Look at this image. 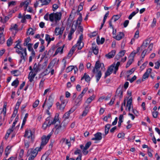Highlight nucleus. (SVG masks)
<instances>
[{
    "label": "nucleus",
    "mask_w": 160,
    "mask_h": 160,
    "mask_svg": "<svg viewBox=\"0 0 160 160\" xmlns=\"http://www.w3.org/2000/svg\"><path fill=\"white\" fill-rule=\"evenodd\" d=\"M94 137L92 138V140L100 141L102 139V133L100 132H98L94 135Z\"/></svg>",
    "instance_id": "14"
},
{
    "label": "nucleus",
    "mask_w": 160,
    "mask_h": 160,
    "mask_svg": "<svg viewBox=\"0 0 160 160\" xmlns=\"http://www.w3.org/2000/svg\"><path fill=\"white\" fill-rule=\"evenodd\" d=\"M62 143H65V144L68 145L69 148L71 146L70 142L68 139H66L65 138H62L61 141Z\"/></svg>",
    "instance_id": "27"
},
{
    "label": "nucleus",
    "mask_w": 160,
    "mask_h": 160,
    "mask_svg": "<svg viewBox=\"0 0 160 160\" xmlns=\"http://www.w3.org/2000/svg\"><path fill=\"white\" fill-rule=\"evenodd\" d=\"M18 112V110L16 109H14L13 114L11 117V121L13 120V118L16 116Z\"/></svg>",
    "instance_id": "53"
},
{
    "label": "nucleus",
    "mask_w": 160,
    "mask_h": 160,
    "mask_svg": "<svg viewBox=\"0 0 160 160\" xmlns=\"http://www.w3.org/2000/svg\"><path fill=\"white\" fill-rule=\"evenodd\" d=\"M88 89V88L87 87L85 88L84 89L82 90V92L79 95L82 97L84 95V94L87 91Z\"/></svg>",
    "instance_id": "55"
},
{
    "label": "nucleus",
    "mask_w": 160,
    "mask_h": 160,
    "mask_svg": "<svg viewBox=\"0 0 160 160\" xmlns=\"http://www.w3.org/2000/svg\"><path fill=\"white\" fill-rule=\"evenodd\" d=\"M76 47H78V46H77L76 44L75 45L73 46L72 47V48H71V49L70 50L69 52L68 53V56H69L71 57L72 56L73 52L75 51Z\"/></svg>",
    "instance_id": "29"
},
{
    "label": "nucleus",
    "mask_w": 160,
    "mask_h": 160,
    "mask_svg": "<svg viewBox=\"0 0 160 160\" xmlns=\"http://www.w3.org/2000/svg\"><path fill=\"white\" fill-rule=\"evenodd\" d=\"M73 25H72L71 28V29L69 33H68V34H69L70 35H72L73 34L74 32L76 30V28H77V25H74V28H73Z\"/></svg>",
    "instance_id": "36"
},
{
    "label": "nucleus",
    "mask_w": 160,
    "mask_h": 160,
    "mask_svg": "<svg viewBox=\"0 0 160 160\" xmlns=\"http://www.w3.org/2000/svg\"><path fill=\"white\" fill-rule=\"evenodd\" d=\"M92 50L93 53L95 55H97L98 53V48L95 43L92 44Z\"/></svg>",
    "instance_id": "18"
},
{
    "label": "nucleus",
    "mask_w": 160,
    "mask_h": 160,
    "mask_svg": "<svg viewBox=\"0 0 160 160\" xmlns=\"http://www.w3.org/2000/svg\"><path fill=\"white\" fill-rule=\"evenodd\" d=\"M24 137L28 138L30 142H33L34 139V132H32L30 129H27L25 131Z\"/></svg>",
    "instance_id": "5"
},
{
    "label": "nucleus",
    "mask_w": 160,
    "mask_h": 160,
    "mask_svg": "<svg viewBox=\"0 0 160 160\" xmlns=\"http://www.w3.org/2000/svg\"><path fill=\"white\" fill-rule=\"evenodd\" d=\"M82 97L78 95V98L74 101L75 105L77 106H80L82 103Z\"/></svg>",
    "instance_id": "17"
},
{
    "label": "nucleus",
    "mask_w": 160,
    "mask_h": 160,
    "mask_svg": "<svg viewBox=\"0 0 160 160\" xmlns=\"http://www.w3.org/2000/svg\"><path fill=\"white\" fill-rule=\"evenodd\" d=\"M73 68H74V67L73 66H71L68 67L66 69V72H68L72 71Z\"/></svg>",
    "instance_id": "56"
},
{
    "label": "nucleus",
    "mask_w": 160,
    "mask_h": 160,
    "mask_svg": "<svg viewBox=\"0 0 160 160\" xmlns=\"http://www.w3.org/2000/svg\"><path fill=\"white\" fill-rule=\"evenodd\" d=\"M124 36V34L123 32H119L118 35L114 38L117 40H120Z\"/></svg>",
    "instance_id": "25"
},
{
    "label": "nucleus",
    "mask_w": 160,
    "mask_h": 160,
    "mask_svg": "<svg viewBox=\"0 0 160 160\" xmlns=\"http://www.w3.org/2000/svg\"><path fill=\"white\" fill-rule=\"evenodd\" d=\"M82 20V16L81 13L79 14V16L78 18L77 21L76 22V23L75 25H76L77 26L78 24L80 25L81 24V22Z\"/></svg>",
    "instance_id": "31"
},
{
    "label": "nucleus",
    "mask_w": 160,
    "mask_h": 160,
    "mask_svg": "<svg viewBox=\"0 0 160 160\" xmlns=\"http://www.w3.org/2000/svg\"><path fill=\"white\" fill-rule=\"evenodd\" d=\"M50 39L51 38L50 37V36L48 34H46L45 35V40L48 42L47 46L51 42Z\"/></svg>",
    "instance_id": "50"
},
{
    "label": "nucleus",
    "mask_w": 160,
    "mask_h": 160,
    "mask_svg": "<svg viewBox=\"0 0 160 160\" xmlns=\"http://www.w3.org/2000/svg\"><path fill=\"white\" fill-rule=\"evenodd\" d=\"M0 43L1 44H3L5 42L4 36L2 32L0 33Z\"/></svg>",
    "instance_id": "34"
},
{
    "label": "nucleus",
    "mask_w": 160,
    "mask_h": 160,
    "mask_svg": "<svg viewBox=\"0 0 160 160\" xmlns=\"http://www.w3.org/2000/svg\"><path fill=\"white\" fill-rule=\"evenodd\" d=\"M63 122H62L61 125L59 126H57L56 125L55 128H56V130L55 131V133L56 134H58L59 132L61 131L64 130L65 128L66 125H62Z\"/></svg>",
    "instance_id": "9"
},
{
    "label": "nucleus",
    "mask_w": 160,
    "mask_h": 160,
    "mask_svg": "<svg viewBox=\"0 0 160 160\" xmlns=\"http://www.w3.org/2000/svg\"><path fill=\"white\" fill-rule=\"evenodd\" d=\"M111 127V125L108 124L106 125L105 127V135H107L108 132L109 130Z\"/></svg>",
    "instance_id": "37"
},
{
    "label": "nucleus",
    "mask_w": 160,
    "mask_h": 160,
    "mask_svg": "<svg viewBox=\"0 0 160 160\" xmlns=\"http://www.w3.org/2000/svg\"><path fill=\"white\" fill-rule=\"evenodd\" d=\"M151 40L150 38H148L144 40L141 45V47L145 48L150 43Z\"/></svg>",
    "instance_id": "24"
},
{
    "label": "nucleus",
    "mask_w": 160,
    "mask_h": 160,
    "mask_svg": "<svg viewBox=\"0 0 160 160\" xmlns=\"http://www.w3.org/2000/svg\"><path fill=\"white\" fill-rule=\"evenodd\" d=\"M158 112L157 111H154L152 112L153 117L154 118H156L158 114Z\"/></svg>",
    "instance_id": "64"
},
{
    "label": "nucleus",
    "mask_w": 160,
    "mask_h": 160,
    "mask_svg": "<svg viewBox=\"0 0 160 160\" xmlns=\"http://www.w3.org/2000/svg\"><path fill=\"white\" fill-rule=\"evenodd\" d=\"M16 52L20 55V59L19 61L20 63H21L22 62H24L27 60V54L26 48H24L23 52H21V51L17 50H16Z\"/></svg>",
    "instance_id": "3"
},
{
    "label": "nucleus",
    "mask_w": 160,
    "mask_h": 160,
    "mask_svg": "<svg viewBox=\"0 0 160 160\" xmlns=\"http://www.w3.org/2000/svg\"><path fill=\"white\" fill-rule=\"evenodd\" d=\"M61 16L62 13L61 12H53L50 14L47 13L44 16V18L46 20L50 21L52 22L54 21L55 23H57L61 20Z\"/></svg>",
    "instance_id": "1"
},
{
    "label": "nucleus",
    "mask_w": 160,
    "mask_h": 160,
    "mask_svg": "<svg viewBox=\"0 0 160 160\" xmlns=\"http://www.w3.org/2000/svg\"><path fill=\"white\" fill-rule=\"evenodd\" d=\"M11 17V16L10 15H8V16H6L4 18L3 20H2V18H1V20H0L2 21V22L3 23H5L10 18V17Z\"/></svg>",
    "instance_id": "48"
},
{
    "label": "nucleus",
    "mask_w": 160,
    "mask_h": 160,
    "mask_svg": "<svg viewBox=\"0 0 160 160\" xmlns=\"http://www.w3.org/2000/svg\"><path fill=\"white\" fill-rule=\"evenodd\" d=\"M52 124H55L57 122H58L60 123V122L59 121L58 116V115H56L54 118L53 120L52 121Z\"/></svg>",
    "instance_id": "43"
},
{
    "label": "nucleus",
    "mask_w": 160,
    "mask_h": 160,
    "mask_svg": "<svg viewBox=\"0 0 160 160\" xmlns=\"http://www.w3.org/2000/svg\"><path fill=\"white\" fill-rule=\"evenodd\" d=\"M91 78L89 75L87 74L86 73H85L83 76L82 77L81 79V80L85 79L86 82H89L91 80Z\"/></svg>",
    "instance_id": "20"
},
{
    "label": "nucleus",
    "mask_w": 160,
    "mask_h": 160,
    "mask_svg": "<svg viewBox=\"0 0 160 160\" xmlns=\"http://www.w3.org/2000/svg\"><path fill=\"white\" fill-rule=\"evenodd\" d=\"M41 160H51V159L48 157L47 155L45 154L42 156Z\"/></svg>",
    "instance_id": "51"
},
{
    "label": "nucleus",
    "mask_w": 160,
    "mask_h": 160,
    "mask_svg": "<svg viewBox=\"0 0 160 160\" xmlns=\"http://www.w3.org/2000/svg\"><path fill=\"white\" fill-rule=\"evenodd\" d=\"M39 103V101L38 100H37L35 101L33 103L32 107H33L34 108H35L37 107Z\"/></svg>",
    "instance_id": "59"
},
{
    "label": "nucleus",
    "mask_w": 160,
    "mask_h": 160,
    "mask_svg": "<svg viewBox=\"0 0 160 160\" xmlns=\"http://www.w3.org/2000/svg\"><path fill=\"white\" fill-rule=\"evenodd\" d=\"M102 76V73L101 71L98 72L97 73L95 76V77L96 78V82H98Z\"/></svg>",
    "instance_id": "35"
},
{
    "label": "nucleus",
    "mask_w": 160,
    "mask_h": 160,
    "mask_svg": "<svg viewBox=\"0 0 160 160\" xmlns=\"http://www.w3.org/2000/svg\"><path fill=\"white\" fill-rule=\"evenodd\" d=\"M149 75L148 74H146V73H144L143 75L142 79V81H144L145 79L148 78L149 77Z\"/></svg>",
    "instance_id": "58"
},
{
    "label": "nucleus",
    "mask_w": 160,
    "mask_h": 160,
    "mask_svg": "<svg viewBox=\"0 0 160 160\" xmlns=\"http://www.w3.org/2000/svg\"><path fill=\"white\" fill-rule=\"evenodd\" d=\"M19 84V81L17 79L14 80L12 83L11 85L12 86H14L15 88H16Z\"/></svg>",
    "instance_id": "38"
},
{
    "label": "nucleus",
    "mask_w": 160,
    "mask_h": 160,
    "mask_svg": "<svg viewBox=\"0 0 160 160\" xmlns=\"http://www.w3.org/2000/svg\"><path fill=\"white\" fill-rule=\"evenodd\" d=\"M122 87L119 86L117 88L116 92V95L115 96H118L119 98L121 99L122 97L123 91L122 90Z\"/></svg>",
    "instance_id": "12"
},
{
    "label": "nucleus",
    "mask_w": 160,
    "mask_h": 160,
    "mask_svg": "<svg viewBox=\"0 0 160 160\" xmlns=\"http://www.w3.org/2000/svg\"><path fill=\"white\" fill-rule=\"evenodd\" d=\"M112 65H114L113 73L115 74L118 69V67L120 65V62H118L116 64H115V63H114Z\"/></svg>",
    "instance_id": "26"
},
{
    "label": "nucleus",
    "mask_w": 160,
    "mask_h": 160,
    "mask_svg": "<svg viewBox=\"0 0 160 160\" xmlns=\"http://www.w3.org/2000/svg\"><path fill=\"white\" fill-rule=\"evenodd\" d=\"M101 66V64L100 63L99 61H97L95 64V66L92 70V72L93 73H95L96 70L97 71H98Z\"/></svg>",
    "instance_id": "22"
},
{
    "label": "nucleus",
    "mask_w": 160,
    "mask_h": 160,
    "mask_svg": "<svg viewBox=\"0 0 160 160\" xmlns=\"http://www.w3.org/2000/svg\"><path fill=\"white\" fill-rule=\"evenodd\" d=\"M136 13L137 12H133L129 16L128 19L130 20L131 19L132 17L135 16Z\"/></svg>",
    "instance_id": "63"
},
{
    "label": "nucleus",
    "mask_w": 160,
    "mask_h": 160,
    "mask_svg": "<svg viewBox=\"0 0 160 160\" xmlns=\"http://www.w3.org/2000/svg\"><path fill=\"white\" fill-rule=\"evenodd\" d=\"M20 42H19L14 47V48H16V50H18L19 51H21V52H23V50L24 48H23L21 46V45L19 44Z\"/></svg>",
    "instance_id": "33"
},
{
    "label": "nucleus",
    "mask_w": 160,
    "mask_h": 160,
    "mask_svg": "<svg viewBox=\"0 0 160 160\" xmlns=\"http://www.w3.org/2000/svg\"><path fill=\"white\" fill-rule=\"evenodd\" d=\"M91 145V142L90 141L88 142L86 144L85 146L82 145H80V148L82 150L83 153L84 155H86L88 152L87 150Z\"/></svg>",
    "instance_id": "7"
},
{
    "label": "nucleus",
    "mask_w": 160,
    "mask_h": 160,
    "mask_svg": "<svg viewBox=\"0 0 160 160\" xmlns=\"http://www.w3.org/2000/svg\"><path fill=\"white\" fill-rule=\"evenodd\" d=\"M153 43H151L149 45L147 49H146L147 50L148 53H149L152 50L153 48Z\"/></svg>",
    "instance_id": "42"
},
{
    "label": "nucleus",
    "mask_w": 160,
    "mask_h": 160,
    "mask_svg": "<svg viewBox=\"0 0 160 160\" xmlns=\"http://www.w3.org/2000/svg\"><path fill=\"white\" fill-rule=\"evenodd\" d=\"M156 22L157 20L156 18H154L153 19V21L152 22V24L151 25V27L152 28L154 27L156 25Z\"/></svg>",
    "instance_id": "54"
},
{
    "label": "nucleus",
    "mask_w": 160,
    "mask_h": 160,
    "mask_svg": "<svg viewBox=\"0 0 160 160\" xmlns=\"http://www.w3.org/2000/svg\"><path fill=\"white\" fill-rule=\"evenodd\" d=\"M31 39L29 37H27L25 40L23 45L26 46L28 44V43L31 41Z\"/></svg>",
    "instance_id": "45"
},
{
    "label": "nucleus",
    "mask_w": 160,
    "mask_h": 160,
    "mask_svg": "<svg viewBox=\"0 0 160 160\" xmlns=\"http://www.w3.org/2000/svg\"><path fill=\"white\" fill-rule=\"evenodd\" d=\"M18 115L16 117L14 122L13 123V124L12 125V128H13L15 127V126L16 125V124L17 123V122H18Z\"/></svg>",
    "instance_id": "61"
},
{
    "label": "nucleus",
    "mask_w": 160,
    "mask_h": 160,
    "mask_svg": "<svg viewBox=\"0 0 160 160\" xmlns=\"http://www.w3.org/2000/svg\"><path fill=\"white\" fill-rule=\"evenodd\" d=\"M74 153L75 155H77L78 154H79V156H80V155L81 156V158L82 157V155L81 153V150L78 149L76 150L74 152Z\"/></svg>",
    "instance_id": "60"
},
{
    "label": "nucleus",
    "mask_w": 160,
    "mask_h": 160,
    "mask_svg": "<svg viewBox=\"0 0 160 160\" xmlns=\"http://www.w3.org/2000/svg\"><path fill=\"white\" fill-rule=\"evenodd\" d=\"M36 74L37 73H35L33 71H31L29 72L28 75V79L30 82H32L33 80V79Z\"/></svg>",
    "instance_id": "16"
},
{
    "label": "nucleus",
    "mask_w": 160,
    "mask_h": 160,
    "mask_svg": "<svg viewBox=\"0 0 160 160\" xmlns=\"http://www.w3.org/2000/svg\"><path fill=\"white\" fill-rule=\"evenodd\" d=\"M99 38H97V42L98 44H102L105 41V39L104 38H101L100 41L99 40Z\"/></svg>",
    "instance_id": "46"
},
{
    "label": "nucleus",
    "mask_w": 160,
    "mask_h": 160,
    "mask_svg": "<svg viewBox=\"0 0 160 160\" xmlns=\"http://www.w3.org/2000/svg\"><path fill=\"white\" fill-rule=\"evenodd\" d=\"M58 60H57V58H54L50 62L48 66V68L46 69V71H47L51 67H53L56 63H58Z\"/></svg>",
    "instance_id": "15"
},
{
    "label": "nucleus",
    "mask_w": 160,
    "mask_h": 160,
    "mask_svg": "<svg viewBox=\"0 0 160 160\" xmlns=\"http://www.w3.org/2000/svg\"><path fill=\"white\" fill-rule=\"evenodd\" d=\"M11 73L15 76H18L20 74V72L19 70H14L12 71L11 72Z\"/></svg>",
    "instance_id": "32"
},
{
    "label": "nucleus",
    "mask_w": 160,
    "mask_h": 160,
    "mask_svg": "<svg viewBox=\"0 0 160 160\" xmlns=\"http://www.w3.org/2000/svg\"><path fill=\"white\" fill-rule=\"evenodd\" d=\"M9 30L12 31H15V33L16 34L18 30V26L16 24H12Z\"/></svg>",
    "instance_id": "23"
},
{
    "label": "nucleus",
    "mask_w": 160,
    "mask_h": 160,
    "mask_svg": "<svg viewBox=\"0 0 160 160\" xmlns=\"http://www.w3.org/2000/svg\"><path fill=\"white\" fill-rule=\"evenodd\" d=\"M71 110L66 112L63 116V118L65 119H67L69 118Z\"/></svg>",
    "instance_id": "47"
},
{
    "label": "nucleus",
    "mask_w": 160,
    "mask_h": 160,
    "mask_svg": "<svg viewBox=\"0 0 160 160\" xmlns=\"http://www.w3.org/2000/svg\"><path fill=\"white\" fill-rule=\"evenodd\" d=\"M65 29V28L63 26H62L61 28L57 27L56 28L54 31V34L56 36L59 35L61 36Z\"/></svg>",
    "instance_id": "8"
},
{
    "label": "nucleus",
    "mask_w": 160,
    "mask_h": 160,
    "mask_svg": "<svg viewBox=\"0 0 160 160\" xmlns=\"http://www.w3.org/2000/svg\"><path fill=\"white\" fill-rule=\"evenodd\" d=\"M26 33L28 35H33L34 34V32L33 29L32 28H30L27 30Z\"/></svg>",
    "instance_id": "41"
},
{
    "label": "nucleus",
    "mask_w": 160,
    "mask_h": 160,
    "mask_svg": "<svg viewBox=\"0 0 160 160\" xmlns=\"http://www.w3.org/2000/svg\"><path fill=\"white\" fill-rule=\"evenodd\" d=\"M32 44L29 43L28 45H27L28 51L30 52L33 50L32 47Z\"/></svg>",
    "instance_id": "57"
},
{
    "label": "nucleus",
    "mask_w": 160,
    "mask_h": 160,
    "mask_svg": "<svg viewBox=\"0 0 160 160\" xmlns=\"http://www.w3.org/2000/svg\"><path fill=\"white\" fill-rule=\"evenodd\" d=\"M28 116V114L27 113L25 114V117L23 119L22 122V127H23L25 124L26 123V122L27 120V118Z\"/></svg>",
    "instance_id": "52"
},
{
    "label": "nucleus",
    "mask_w": 160,
    "mask_h": 160,
    "mask_svg": "<svg viewBox=\"0 0 160 160\" xmlns=\"http://www.w3.org/2000/svg\"><path fill=\"white\" fill-rule=\"evenodd\" d=\"M83 38V36L82 35H81L79 37L78 40L76 45L78 46V50L81 49L82 47L83 46V44L82 43V45H81V43H82V40Z\"/></svg>",
    "instance_id": "13"
},
{
    "label": "nucleus",
    "mask_w": 160,
    "mask_h": 160,
    "mask_svg": "<svg viewBox=\"0 0 160 160\" xmlns=\"http://www.w3.org/2000/svg\"><path fill=\"white\" fill-rule=\"evenodd\" d=\"M60 100L61 101V103L62 104H65L66 105L67 103V101L65 99V98L63 96H61L60 98Z\"/></svg>",
    "instance_id": "39"
},
{
    "label": "nucleus",
    "mask_w": 160,
    "mask_h": 160,
    "mask_svg": "<svg viewBox=\"0 0 160 160\" xmlns=\"http://www.w3.org/2000/svg\"><path fill=\"white\" fill-rule=\"evenodd\" d=\"M133 61V59L130 58L126 64V68H128V67L130 66V65L132 63Z\"/></svg>",
    "instance_id": "49"
},
{
    "label": "nucleus",
    "mask_w": 160,
    "mask_h": 160,
    "mask_svg": "<svg viewBox=\"0 0 160 160\" xmlns=\"http://www.w3.org/2000/svg\"><path fill=\"white\" fill-rule=\"evenodd\" d=\"M51 136L50 133L47 136L45 135H43L41 138V142L40 147H38V148L42 149L44 146H45L48 142Z\"/></svg>",
    "instance_id": "4"
},
{
    "label": "nucleus",
    "mask_w": 160,
    "mask_h": 160,
    "mask_svg": "<svg viewBox=\"0 0 160 160\" xmlns=\"http://www.w3.org/2000/svg\"><path fill=\"white\" fill-rule=\"evenodd\" d=\"M114 65H112L108 69L105 73L104 78H106L107 76L110 75L114 70Z\"/></svg>",
    "instance_id": "10"
},
{
    "label": "nucleus",
    "mask_w": 160,
    "mask_h": 160,
    "mask_svg": "<svg viewBox=\"0 0 160 160\" xmlns=\"http://www.w3.org/2000/svg\"><path fill=\"white\" fill-rule=\"evenodd\" d=\"M116 53L115 50H112L110 52L105 55V56L108 58H111L114 57Z\"/></svg>",
    "instance_id": "21"
},
{
    "label": "nucleus",
    "mask_w": 160,
    "mask_h": 160,
    "mask_svg": "<svg viewBox=\"0 0 160 160\" xmlns=\"http://www.w3.org/2000/svg\"><path fill=\"white\" fill-rule=\"evenodd\" d=\"M160 66V63H159V61H158L155 63L154 68L156 69H158L159 68Z\"/></svg>",
    "instance_id": "62"
},
{
    "label": "nucleus",
    "mask_w": 160,
    "mask_h": 160,
    "mask_svg": "<svg viewBox=\"0 0 160 160\" xmlns=\"http://www.w3.org/2000/svg\"><path fill=\"white\" fill-rule=\"evenodd\" d=\"M95 98V96L94 95H93L92 96L88 98L86 101L85 103V105L87 103L88 104L92 102V101Z\"/></svg>",
    "instance_id": "28"
},
{
    "label": "nucleus",
    "mask_w": 160,
    "mask_h": 160,
    "mask_svg": "<svg viewBox=\"0 0 160 160\" xmlns=\"http://www.w3.org/2000/svg\"><path fill=\"white\" fill-rule=\"evenodd\" d=\"M41 64L38 63L37 65L36 63H35L33 66V71L35 73H37L38 72H39L41 70Z\"/></svg>",
    "instance_id": "19"
},
{
    "label": "nucleus",
    "mask_w": 160,
    "mask_h": 160,
    "mask_svg": "<svg viewBox=\"0 0 160 160\" xmlns=\"http://www.w3.org/2000/svg\"><path fill=\"white\" fill-rule=\"evenodd\" d=\"M12 39L11 37H10L8 39L7 42V44L8 46L9 47L12 45Z\"/></svg>",
    "instance_id": "44"
},
{
    "label": "nucleus",
    "mask_w": 160,
    "mask_h": 160,
    "mask_svg": "<svg viewBox=\"0 0 160 160\" xmlns=\"http://www.w3.org/2000/svg\"><path fill=\"white\" fill-rule=\"evenodd\" d=\"M51 96H49V99H48V101H49V102H47V103L46 104V105H47V106L48 107V110H49L51 108V107L52 105V102L50 101V98H51Z\"/></svg>",
    "instance_id": "40"
},
{
    "label": "nucleus",
    "mask_w": 160,
    "mask_h": 160,
    "mask_svg": "<svg viewBox=\"0 0 160 160\" xmlns=\"http://www.w3.org/2000/svg\"><path fill=\"white\" fill-rule=\"evenodd\" d=\"M40 151V149L37 147L34 149L31 148L29 149L27 154V156L29 157L28 160H33L37 156L38 152Z\"/></svg>",
    "instance_id": "2"
},
{
    "label": "nucleus",
    "mask_w": 160,
    "mask_h": 160,
    "mask_svg": "<svg viewBox=\"0 0 160 160\" xmlns=\"http://www.w3.org/2000/svg\"><path fill=\"white\" fill-rule=\"evenodd\" d=\"M64 46L63 47H58L56 50L53 56H54L57 55L59 52L62 53L63 51Z\"/></svg>",
    "instance_id": "30"
},
{
    "label": "nucleus",
    "mask_w": 160,
    "mask_h": 160,
    "mask_svg": "<svg viewBox=\"0 0 160 160\" xmlns=\"http://www.w3.org/2000/svg\"><path fill=\"white\" fill-rule=\"evenodd\" d=\"M132 97H131L127 101L126 107L128 108V110L129 111H130L131 108H132V112L136 116H138L139 115V113L137 111L133 109V107L132 104Z\"/></svg>",
    "instance_id": "6"
},
{
    "label": "nucleus",
    "mask_w": 160,
    "mask_h": 160,
    "mask_svg": "<svg viewBox=\"0 0 160 160\" xmlns=\"http://www.w3.org/2000/svg\"><path fill=\"white\" fill-rule=\"evenodd\" d=\"M31 2V0H27L21 2L20 3V6L21 7H23L24 10L26 11L28 5Z\"/></svg>",
    "instance_id": "11"
}]
</instances>
